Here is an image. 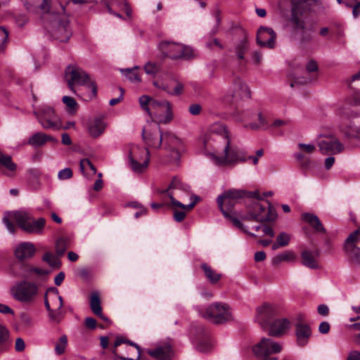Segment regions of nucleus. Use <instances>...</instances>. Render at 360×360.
Instances as JSON below:
<instances>
[{
	"mask_svg": "<svg viewBox=\"0 0 360 360\" xmlns=\"http://www.w3.org/2000/svg\"><path fill=\"white\" fill-rule=\"evenodd\" d=\"M144 70L147 75L155 77L160 70V66L156 63L148 62L144 65Z\"/></svg>",
	"mask_w": 360,
	"mask_h": 360,
	"instance_id": "8fccbe9b",
	"label": "nucleus"
},
{
	"mask_svg": "<svg viewBox=\"0 0 360 360\" xmlns=\"http://www.w3.org/2000/svg\"><path fill=\"white\" fill-rule=\"evenodd\" d=\"M145 143L154 148H160L163 142L164 134L160 131L158 123H148L142 131Z\"/></svg>",
	"mask_w": 360,
	"mask_h": 360,
	"instance_id": "2eb2a0df",
	"label": "nucleus"
},
{
	"mask_svg": "<svg viewBox=\"0 0 360 360\" xmlns=\"http://www.w3.org/2000/svg\"><path fill=\"white\" fill-rule=\"evenodd\" d=\"M39 291L38 285L31 281H22L11 288L13 298L20 302H31L37 297Z\"/></svg>",
	"mask_w": 360,
	"mask_h": 360,
	"instance_id": "9b49d317",
	"label": "nucleus"
},
{
	"mask_svg": "<svg viewBox=\"0 0 360 360\" xmlns=\"http://www.w3.org/2000/svg\"><path fill=\"white\" fill-rule=\"evenodd\" d=\"M150 162V153L147 148L131 145L129 152V165L132 171L142 173Z\"/></svg>",
	"mask_w": 360,
	"mask_h": 360,
	"instance_id": "1a4fd4ad",
	"label": "nucleus"
},
{
	"mask_svg": "<svg viewBox=\"0 0 360 360\" xmlns=\"http://www.w3.org/2000/svg\"><path fill=\"white\" fill-rule=\"evenodd\" d=\"M68 246V241L63 238H58L56 242V252L58 256H62Z\"/></svg>",
	"mask_w": 360,
	"mask_h": 360,
	"instance_id": "de8ad7c7",
	"label": "nucleus"
},
{
	"mask_svg": "<svg viewBox=\"0 0 360 360\" xmlns=\"http://www.w3.org/2000/svg\"><path fill=\"white\" fill-rule=\"evenodd\" d=\"M290 326V321L288 319L283 318L274 320L266 329H268L269 335L281 337L288 332Z\"/></svg>",
	"mask_w": 360,
	"mask_h": 360,
	"instance_id": "cd10ccee",
	"label": "nucleus"
},
{
	"mask_svg": "<svg viewBox=\"0 0 360 360\" xmlns=\"http://www.w3.org/2000/svg\"><path fill=\"white\" fill-rule=\"evenodd\" d=\"M51 34L61 42H67L72 35L69 29V21L67 18H58L55 20L51 30Z\"/></svg>",
	"mask_w": 360,
	"mask_h": 360,
	"instance_id": "a211bd4d",
	"label": "nucleus"
},
{
	"mask_svg": "<svg viewBox=\"0 0 360 360\" xmlns=\"http://www.w3.org/2000/svg\"><path fill=\"white\" fill-rule=\"evenodd\" d=\"M8 332L7 329L4 326L0 325V344L6 341L8 338Z\"/></svg>",
	"mask_w": 360,
	"mask_h": 360,
	"instance_id": "0e129e2a",
	"label": "nucleus"
},
{
	"mask_svg": "<svg viewBox=\"0 0 360 360\" xmlns=\"http://www.w3.org/2000/svg\"><path fill=\"white\" fill-rule=\"evenodd\" d=\"M163 142L167 150L172 152V158L177 160L179 158V150L181 148V141L174 134L169 133L164 134Z\"/></svg>",
	"mask_w": 360,
	"mask_h": 360,
	"instance_id": "c756f323",
	"label": "nucleus"
},
{
	"mask_svg": "<svg viewBox=\"0 0 360 360\" xmlns=\"http://www.w3.org/2000/svg\"><path fill=\"white\" fill-rule=\"evenodd\" d=\"M42 261L53 268H59L60 266V260L51 252H46L43 255Z\"/></svg>",
	"mask_w": 360,
	"mask_h": 360,
	"instance_id": "a19ab883",
	"label": "nucleus"
},
{
	"mask_svg": "<svg viewBox=\"0 0 360 360\" xmlns=\"http://www.w3.org/2000/svg\"><path fill=\"white\" fill-rule=\"evenodd\" d=\"M14 220L18 226L24 231L32 234H42L44 232L46 220L39 218L34 220L32 215L27 211L20 210L16 212H6L4 214L2 222L11 233H14L15 228L11 222Z\"/></svg>",
	"mask_w": 360,
	"mask_h": 360,
	"instance_id": "f257e3e1",
	"label": "nucleus"
},
{
	"mask_svg": "<svg viewBox=\"0 0 360 360\" xmlns=\"http://www.w3.org/2000/svg\"><path fill=\"white\" fill-rule=\"evenodd\" d=\"M306 69L309 72H316L318 70V65L314 60H310L307 63Z\"/></svg>",
	"mask_w": 360,
	"mask_h": 360,
	"instance_id": "69168bd1",
	"label": "nucleus"
},
{
	"mask_svg": "<svg viewBox=\"0 0 360 360\" xmlns=\"http://www.w3.org/2000/svg\"><path fill=\"white\" fill-rule=\"evenodd\" d=\"M201 268L203 270L206 278L211 283L215 284L221 279V275L217 273L207 264L202 263L201 264Z\"/></svg>",
	"mask_w": 360,
	"mask_h": 360,
	"instance_id": "58836bf2",
	"label": "nucleus"
},
{
	"mask_svg": "<svg viewBox=\"0 0 360 360\" xmlns=\"http://www.w3.org/2000/svg\"><path fill=\"white\" fill-rule=\"evenodd\" d=\"M346 360H360V352L357 350L352 351Z\"/></svg>",
	"mask_w": 360,
	"mask_h": 360,
	"instance_id": "774afa93",
	"label": "nucleus"
},
{
	"mask_svg": "<svg viewBox=\"0 0 360 360\" xmlns=\"http://www.w3.org/2000/svg\"><path fill=\"white\" fill-rule=\"evenodd\" d=\"M282 349V345L271 338H263L252 347V352L260 360H278L274 354L281 352ZM282 360L288 359L284 358Z\"/></svg>",
	"mask_w": 360,
	"mask_h": 360,
	"instance_id": "0eeeda50",
	"label": "nucleus"
},
{
	"mask_svg": "<svg viewBox=\"0 0 360 360\" xmlns=\"http://www.w3.org/2000/svg\"><path fill=\"white\" fill-rule=\"evenodd\" d=\"M276 314L274 307L269 304H264L257 308L256 321L264 329L271 324V319Z\"/></svg>",
	"mask_w": 360,
	"mask_h": 360,
	"instance_id": "412c9836",
	"label": "nucleus"
},
{
	"mask_svg": "<svg viewBox=\"0 0 360 360\" xmlns=\"http://www.w3.org/2000/svg\"><path fill=\"white\" fill-rule=\"evenodd\" d=\"M72 176V172L70 168H65L59 171L58 177L60 180H65Z\"/></svg>",
	"mask_w": 360,
	"mask_h": 360,
	"instance_id": "864d4df0",
	"label": "nucleus"
},
{
	"mask_svg": "<svg viewBox=\"0 0 360 360\" xmlns=\"http://www.w3.org/2000/svg\"><path fill=\"white\" fill-rule=\"evenodd\" d=\"M290 240V236L285 232H281L276 238V242L273 244L272 249L274 250L279 248L280 247H285L288 245Z\"/></svg>",
	"mask_w": 360,
	"mask_h": 360,
	"instance_id": "79ce46f5",
	"label": "nucleus"
},
{
	"mask_svg": "<svg viewBox=\"0 0 360 360\" xmlns=\"http://www.w3.org/2000/svg\"><path fill=\"white\" fill-rule=\"evenodd\" d=\"M80 169L84 174H88L90 170L93 174L96 172V169L89 159H83L80 161Z\"/></svg>",
	"mask_w": 360,
	"mask_h": 360,
	"instance_id": "49530a36",
	"label": "nucleus"
},
{
	"mask_svg": "<svg viewBox=\"0 0 360 360\" xmlns=\"http://www.w3.org/2000/svg\"><path fill=\"white\" fill-rule=\"evenodd\" d=\"M174 191H184L186 193H188L190 191V186L184 183H183L177 177H174L169 188L166 190L162 191V193H167L168 195L171 203L173 206L186 210H191L195 205L196 200L190 202L188 205H184L181 203V202L176 200L174 195L175 194Z\"/></svg>",
	"mask_w": 360,
	"mask_h": 360,
	"instance_id": "4468645a",
	"label": "nucleus"
},
{
	"mask_svg": "<svg viewBox=\"0 0 360 360\" xmlns=\"http://www.w3.org/2000/svg\"><path fill=\"white\" fill-rule=\"evenodd\" d=\"M186 217V212L176 210L174 212V219L177 222L182 221Z\"/></svg>",
	"mask_w": 360,
	"mask_h": 360,
	"instance_id": "e2e57ef3",
	"label": "nucleus"
},
{
	"mask_svg": "<svg viewBox=\"0 0 360 360\" xmlns=\"http://www.w3.org/2000/svg\"><path fill=\"white\" fill-rule=\"evenodd\" d=\"M159 49L165 57L172 59H191L195 57L194 50L188 46L172 41H162Z\"/></svg>",
	"mask_w": 360,
	"mask_h": 360,
	"instance_id": "6e6552de",
	"label": "nucleus"
},
{
	"mask_svg": "<svg viewBox=\"0 0 360 360\" xmlns=\"http://www.w3.org/2000/svg\"><path fill=\"white\" fill-rule=\"evenodd\" d=\"M105 129V124L101 119H95L89 127V132L92 137L101 136Z\"/></svg>",
	"mask_w": 360,
	"mask_h": 360,
	"instance_id": "f704fd0d",
	"label": "nucleus"
},
{
	"mask_svg": "<svg viewBox=\"0 0 360 360\" xmlns=\"http://www.w3.org/2000/svg\"><path fill=\"white\" fill-rule=\"evenodd\" d=\"M319 146L323 154L329 153L337 154L344 149V146L333 135L325 136V139L319 142Z\"/></svg>",
	"mask_w": 360,
	"mask_h": 360,
	"instance_id": "b1692460",
	"label": "nucleus"
},
{
	"mask_svg": "<svg viewBox=\"0 0 360 360\" xmlns=\"http://www.w3.org/2000/svg\"><path fill=\"white\" fill-rule=\"evenodd\" d=\"M276 34L273 29L267 27H260L257 34V43L262 47L274 48Z\"/></svg>",
	"mask_w": 360,
	"mask_h": 360,
	"instance_id": "4be33fe9",
	"label": "nucleus"
},
{
	"mask_svg": "<svg viewBox=\"0 0 360 360\" xmlns=\"http://www.w3.org/2000/svg\"><path fill=\"white\" fill-rule=\"evenodd\" d=\"M102 3L110 14L117 18H122V15L117 11H124L129 17L131 15V11L126 0H102Z\"/></svg>",
	"mask_w": 360,
	"mask_h": 360,
	"instance_id": "bb28decb",
	"label": "nucleus"
},
{
	"mask_svg": "<svg viewBox=\"0 0 360 360\" xmlns=\"http://www.w3.org/2000/svg\"><path fill=\"white\" fill-rule=\"evenodd\" d=\"M297 344L300 347L307 345L309 338L311 336V329L309 324L302 321L301 316L295 325Z\"/></svg>",
	"mask_w": 360,
	"mask_h": 360,
	"instance_id": "393cba45",
	"label": "nucleus"
},
{
	"mask_svg": "<svg viewBox=\"0 0 360 360\" xmlns=\"http://www.w3.org/2000/svg\"><path fill=\"white\" fill-rule=\"evenodd\" d=\"M345 250L350 262L360 266V229L352 233L345 240Z\"/></svg>",
	"mask_w": 360,
	"mask_h": 360,
	"instance_id": "ddd939ff",
	"label": "nucleus"
},
{
	"mask_svg": "<svg viewBox=\"0 0 360 360\" xmlns=\"http://www.w3.org/2000/svg\"><path fill=\"white\" fill-rule=\"evenodd\" d=\"M25 344L21 338H18L15 340V349L17 352H22L25 349Z\"/></svg>",
	"mask_w": 360,
	"mask_h": 360,
	"instance_id": "680f3d73",
	"label": "nucleus"
},
{
	"mask_svg": "<svg viewBox=\"0 0 360 360\" xmlns=\"http://www.w3.org/2000/svg\"><path fill=\"white\" fill-rule=\"evenodd\" d=\"M250 96V91L247 84L240 78H235L224 100L226 102H231L233 98H249Z\"/></svg>",
	"mask_w": 360,
	"mask_h": 360,
	"instance_id": "aec40b11",
	"label": "nucleus"
},
{
	"mask_svg": "<svg viewBox=\"0 0 360 360\" xmlns=\"http://www.w3.org/2000/svg\"><path fill=\"white\" fill-rule=\"evenodd\" d=\"M84 324L87 328L94 330L96 327V321L94 318L86 317L84 321Z\"/></svg>",
	"mask_w": 360,
	"mask_h": 360,
	"instance_id": "bf43d9fd",
	"label": "nucleus"
},
{
	"mask_svg": "<svg viewBox=\"0 0 360 360\" xmlns=\"http://www.w3.org/2000/svg\"><path fill=\"white\" fill-rule=\"evenodd\" d=\"M37 249L34 243L31 242H22L16 245L14 249V255L18 261H23L32 258Z\"/></svg>",
	"mask_w": 360,
	"mask_h": 360,
	"instance_id": "a878e982",
	"label": "nucleus"
},
{
	"mask_svg": "<svg viewBox=\"0 0 360 360\" xmlns=\"http://www.w3.org/2000/svg\"><path fill=\"white\" fill-rule=\"evenodd\" d=\"M31 264L23 261L11 263L8 269V274L16 278L31 279Z\"/></svg>",
	"mask_w": 360,
	"mask_h": 360,
	"instance_id": "5701e85b",
	"label": "nucleus"
},
{
	"mask_svg": "<svg viewBox=\"0 0 360 360\" xmlns=\"http://www.w3.org/2000/svg\"><path fill=\"white\" fill-rule=\"evenodd\" d=\"M249 49V44L248 39L244 36L240 40H239L234 46V51L240 60L244 59L245 53Z\"/></svg>",
	"mask_w": 360,
	"mask_h": 360,
	"instance_id": "4c0bfd02",
	"label": "nucleus"
},
{
	"mask_svg": "<svg viewBox=\"0 0 360 360\" xmlns=\"http://www.w3.org/2000/svg\"><path fill=\"white\" fill-rule=\"evenodd\" d=\"M138 69L139 67L136 66L132 69H126L122 70V72L124 73V76L131 82H140L141 77L137 72Z\"/></svg>",
	"mask_w": 360,
	"mask_h": 360,
	"instance_id": "c03bdc74",
	"label": "nucleus"
},
{
	"mask_svg": "<svg viewBox=\"0 0 360 360\" xmlns=\"http://www.w3.org/2000/svg\"><path fill=\"white\" fill-rule=\"evenodd\" d=\"M358 113L354 110L348 108H344L340 113L341 125L340 129L347 136L360 139V127L354 125L352 123L348 124L347 120L350 118L357 117Z\"/></svg>",
	"mask_w": 360,
	"mask_h": 360,
	"instance_id": "dca6fc26",
	"label": "nucleus"
},
{
	"mask_svg": "<svg viewBox=\"0 0 360 360\" xmlns=\"http://www.w3.org/2000/svg\"><path fill=\"white\" fill-rule=\"evenodd\" d=\"M318 313L323 316H327L329 314V308L326 304H319L317 307Z\"/></svg>",
	"mask_w": 360,
	"mask_h": 360,
	"instance_id": "052dcab7",
	"label": "nucleus"
},
{
	"mask_svg": "<svg viewBox=\"0 0 360 360\" xmlns=\"http://www.w3.org/2000/svg\"><path fill=\"white\" fill-rule=\"evenodd\" d=\"M34 115L44 129L53 130L61 129L62 123L60 119L53 108L43 106L35 111Z\"/></svg>",
	"mask_w": 360,
	"mask_h": 360,
	"instance_id": "f8f14e48",
	"label": "nucleus"
},
{
	"mask_svg": "<svg viewBox=\"0 0 360 360\" xmlns=\"http://www.w3.org/2000/svg\"><path fill=\"white\" fill-rule=\"evenodd\" d=\"M47 141H53L56 142L57 140L49 135H46L42 132H37L33 134L29 139L28 143L35 148L39 147Z\"/></svg>",
	"mask_w": 360,
	"mask_h": 360,
	"instance_id": "473e14b6",
	"label": "nucleus"
},
{
	"mask_svg": "<svg viewBox=\"0 0 360 360\" xmlns=\"http://www.w3.org/2000/svg\"><path fill=\"white\" fill-rule=\"evenodd\" d=\"M217 201L218 206L220 210L221 211L223 215L226 218L230 219L234 226L243 229L244 231H246V230L243 227V224L238 219L232 217L231 215L232 209L236 205V202L231 199L229 197L226 196L224 193L219 195L217 198Z\"/></svg>",
	"mask_w": 360,
	"mask_h": 360,
	"instance_id": "6ab92c4d",
	"label": "nucleus"
},
{
	"mask_svg": "<svg viewBox=\"0 0 360 360\" xmlns=\"http://www.w3.org/2000/svg\"><path fill=\"white\" fill-rule=\"evenodd\" d=\"M302 219L308 223L317 232L324 233L326 231L319 217L311 213H304L302 214Z\"/></svg>",
	"mask_w": 360,
	"mask_h": 360,
	"instance_id": "72a5a7b5",
	"label": "nucleus"
},
{
	"mask_svg": "<svg viewBox=\"0 0 360 360\" xmlns=\"http://www.w3.org/2000/svg\"><path fill=\"white\" fill-rule=\"evenodd\" d=\"M65 278V274L61 271L58 273L54 278V283L56 285L59 286L61 285Z\"/></svg>",
	"mask_w": 360,
	"mask_h": 360,
	"instance_id": "338daca9",
	"label": "nucleus"
},
{
	"mask_svg": "<svg viewBox=\"0 0 360 360\" xmlns=\"http://www.w3.org/2000/svg\"><path fill=\"white\" fill-rule=\"evenodd\" d=\"M295 259V255L292 251H285L274 256L272 259L274 265H278L283 262H292Z\"/></svg>",
	"mask_w": 360,
	"mask_h": 360,
	"instance_id": "ea45409f",
	"label": "nucleus"
},
{
	"mask_svg": "<svg viewBox=\"0 0 360 360\" xmlns=\"http://www.w3.org/2000/svg\"><path fill=\"white\" fill-rule=\"evenodd\" d=\"M207 156L214 164L220 167H233L247 160L245 151L234 146L231 139L217 146L212 152L207 153Z\"/></svg>",
	"mask_w": 360,
	"mask_h": 360,
	"instance_id": "7ed1b4c3",
	"label": "nucleus"
},
{
	"mask_svg": "<svg viewBox=\"0 0 360 360\" xmlns=\"http://www.w3.org/2000/svg\"><path fill=\"white\" fill-rule=\"evenodd\" d=\"M318 251L304 250L301 253L302 263L304 266L311 269H317L319 266L316 259L319 256Z\"/></svg>",
	"mask_w": 360,
	"mask_h": 360,
	"instance_id": "7c9ffc66",
	"label": "nucleus"
},
{
	"mask_svg": "<svg viewBox=\"0 0 360 360\" xmlns=\"http://www.w3.org/2000/svg\"><path fill=\"white\" fill-rule=\"evenodd\" d=\"M298 148L302 150L303 152L306 153H312L315 150L316 147L314 144H305V143H299Z\"/></svg>",
	"mask_w": 360,
	"mask_h": 360,
	"instance_id": "5fc2aeb1",
	"label": "nucleus"
},
{
	"mask_svg": "<svg viewBox=\"0 0 360 360\" xmlns=\"http://www.w3.org/2000/svg\"><path fill=\"white\" fill-rule=\"evenodd\" d=\"M8 37V32L4 27H0V50L4 49V44L7 41Z\"/></svg>",
	"mask_w": 360,
	"mask_h": 360,
	"instance_id": "4d7b16f0",
	"label": "nucleus"
},
{
	"mask_svg": "<svg viewBox=\"0 0 360 360\" xmlns=\"http://www.w3.org/2000/svg\"><path fill=\"white\" fill-rule=\"evenodd\" d=\"M90 307L94 314L100 318H103L102 307L98 292H94L91 294L90 297Z\"/></svg>",
	"mask_w": 360,
	"mask_h": 360,
	"instance_id": "e433bc0d",
	"label": "nucleus"
},
{
	"mask_svg": "<svg viewBox=\"0 0 360 360\" xmlns=\"http://www.w3.org/2000/svg\"><path fill=\"white\" fill-rule=\"evenodd\" d=\"M188 110L192 115H198L202 111V106L198 103H193L189 105Z\"/></svg>",
	"mask_w": 360,
	"mask_h": 360,
	"instance_id": "6e6d98bb",
	"label": "nucleus"
},
{
	"mask_svg": "<svg viewBox=\"0 0 360 360\" xmlns=\"http://www.w3.org/2000/svg\"><path fill=\"white\" fill-rule=\"evenodd\" d=\"M286 28L295 39L303 43L312 40V34L314 32V26L304 13L301 4L295 5L292 8Z\"/></svg>",
	"mask_w": 360,
	"mask_h": 360,
	"instance_id": "f03ea898",
	"label": "nucleus"
},
{
	"mask_svg": "<svg viewBox=\"0 0 360 360\" xmlns=\"http://www.w3.org/2000/svg\"><path fill=\"white\" fill-rule=\"evenodd\" d=\"M139 104L155 120L150 123L167 124L173 119L172 105L166 100H156L143 95L139 98Z\"/></svg>",
	"mask_w": 360,
	"mask_h": 360,
	"instance_id": "20e7f679",
	"label": "nucleus"
},
{
	"mask_svg": "<svg viewBox=\"0 0 360 360\" xmlns=\"http://www.w3.org/2000/svg\"><path fill=\"white\" fill-rule=\"evenodd\" d=\"M0 163L10 171H15L17 168V165L12 161L11 157L4 155L1 152Z\"/></svg>",
	"mask_w": 360,
	"mask_h": 360,
	"instance_id": "37998d69",
	"label": "nucleus"
},
{
	"mask_svg": "<svg viewBox=\"0 0 360 360\" xmlns=\"http://www.w3.org/2000/svg\"><path fill=\"white\" fill-rule=\"evenodd\" d=\"M196 310L202 318L214 324H223L233 320L232 309L227 303L216 302L205 310L199 307Z\"/></svg>",
	"mask_w": 360,
	"mask_h": 360,
	"instance_id": "423d86ee",
	"label": "nucleus"
},
{
	"mask_svg": "<svg viewBox=\"0 0 360 360\" xmlns=\"http://www.w3.org/2000/svg\"><path fill=\"white\" fill-rule=\"evenodd\" d=\"M40 172L36 169H30L27 171V182L32 189L37 190L40 188Z\"/></svg>",
	"mask_w": 360,
	"mask_h": 360,
	"instance_id": "c9c22d12",
	"label": "nucleus"
},
{
	"mask_svg": "<svg viewBox=\"0 0 360 360\" xmlns=\"http://www.w3.org/2000/svg\"><path fill=\"white\" fill-rule=\"evenodd\" d=\"M63 102L68 108V111L72 113L76 111L77 104L73 98L65 96L63 97Z\"/></svg>",
	"mask_w": 360,
	"mask_h": 360,
	"instance_id": "3c124183",
	"label": "nucleus"
},
{
	"mask_svg": "<svg viewBox=\"0 0 360 360\" xmlns=\"http://www.w3.org/2000/svg\"><path fill=\"white\" fill-rule=\"evenodd\" d=\"M209 137L203 141L205 149L212 150L217 148L222 143L229 141L231 139V134L227 127L222 123L216 122L212 124L209 129Z\"/></svg>",
	"mask_w": 360,
	"mask_h": 360,
	"instance_id": "9d476101",
	"label": "nucleus"
},
{
	"mask_svg": "<svg viewBox=\"0 0 360 360\" xmlns=\"http://www.w3.org/2000/svg\"><path fill=\"white\" fill-rule=\"evenodd\" d=\"M65 79L70 89L75 93V86H84L87 93L84 100H91L96 96L97 89L95 83L90 79L88 74L75 65H68L65 71Z\"/></svg>",
	"mask_w": 360,
	"mask_h": 360,
	"instance_id": "39448f33",
	"label": "nucleus"
},
{
	"mask_svg": "<svg viewBox=\"0 0 360 360\" xmlns=\"http://www.w3.org/2000/svg\"><path fill=\"white\" fill-rule=\"evenodd\" d=\"M330 328V323L327 321H322L319 326V332L321 334H327Z\"/></svg>",
	"mask_w": 360,
	"mask_h": 360,
	"instance_id": "13d9d810",
	"label": "nucleus"
},
{
	"mask_svg": "<svg viewBox=\"0 0 360 360\" xmlns=\"http://www.w3.org/2000/svg\"><path fill=\"white\" fill-rule=\"evenodd\" d=\"M226 196L229 197L234 201H237L238 199L243 198L246 195V191L238 189H229L224 193Z\"/></svg>",
	"mask_w": 360,
	"mask_h": 360,
	"instance_id": "a18cd8bd",
	"label": "nucleus"
},
{
	"mask_svg": "<svg viewBox=\"0 0 360 360\" xmlns=\"http://www.w3.org/2000/svg\"><path fill=\"white\" fill-rule=\"evenodd\" d=\"M50 296L53 300L58 302L56 304L57 309L50 310L49 312V316L50 319L54 322L59 323L63 317V312L61 311L63 307V300L62 296L60 295L58 290L55 288H50L48 291Z\"/></svg>",
	"mask_w": 360,
	"mask_h": 360,
	"instance_id": "c85d7f7f",
	"label": "nucleus"
},
{
	"mask_svg": "<svg viewBox=\"0 0 360 360\" xmlns=\"http://www.w3.org/2000/svg\"><path fill=\"white\" fill-rule=\"evenodd\" d=\"M277 218L276 212L271 208L266 209L259 202L252 205L248 214L245 219L248 220H255L257 221H274Z\"/></svg>",
	"mask_w": 360,
	"mask_h": 360,
	"instance_id": "f3484780",
	"label": "nucleus"
},
{
	"mask_svg": "<svg viewBox=\"0 0 360 360\" xmlns=\"http://www.w3.org/2000/svg\"><path fill=\"white\" fill-rule=\"evenodd\" d=\"M172 352V349L170 345L161 346L147 351L148 354L151 356L160 360H169Z\"/></svg>",
	"mask_w": 360,
	"mask_h": 360,
	"instance_id": "2f4dec72",
	"label": "nucleus"
},
{
	"mask_svg": "<svg viewBox=\"0 0 360 360\" xmlns=\"http://www.w3.org/2000/svg\"><path fill=\"white\" fill-rule=\"evenodd\" d=\"M31 271V279L34 278L36 276H46L49 274V271L45 269L34 266L31 264L30 266Z\"/></svg>",
	"mask_w": 360,
	"mask_h": 360,
	"instance_id": "603ef678",
	"label": "nucleus"
},
{
	"mask_svg": "<svg viewBox=\"0 0 360 360\" xmlns=\"http://www.w3.org/2000/svg\"><path fill=\"white\" fill-rule=\"evenodd\" d=\"M68 345V338L67 336L63 335H62L59 341L56 344L55 346V352L58 355L63 354L66 349Z\"/></svg>",
	"mask_w": 360,
	"mask_h": 360,
	"instance_id": "09e8293b",
	"label": "nucleus"
}]
</instances>
